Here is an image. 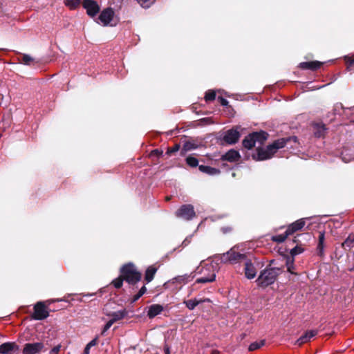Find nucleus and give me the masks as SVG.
<instances>
[{
	"label": "nucleus",
	"instance_id": "nucleus-48",
	"mask_svg": "<svg viewBox=\"0 0 354 354\" xmlns=\"http://www.w3.org/2000/svg\"><path fill=\"white\" fill-rule=\"evenodd\" d=\"M165 354H169V349L168 347L165 348Z\"/></svg>",
	"mask_w": 354,
	"mask_h": 354
},
{
	"label": "nucleus",
	"instance_id": "nucleus-21",
	"mask_svg": "<svg viewBox=\"0 0 354 354\" xmlns=\"http://www.w3.org/2000/svg\"><path fill=\"white\" fill-rule=\"evenodd\" d=\"M127 315V312L124 309L113 312L110 315V316L111 317V320L113 321V323H115V322L123 319Z\"/></svg>",
	"mask_w": 354,
	"mask_h": 354
},
{
	"label": "nucleus",
	"instance_id": "nucleus-33",
	"mask_svg": "<svg viewBox=\"0 0 354 354\" xmlns=\"http://www.w3.org/2000/svg\"><path fill=\"white\" fill-rule=\"evenodd\" d=\"M138 3L143 8H149L155 0H137Z\"/></svg>",
	"mask_w": 354,
	"mask_h": 354
},
{
	"label": "nucleus",
	"instance_id": "nucleus-28",
	"mask_svg": "<svg viewBox=\"0 0 354 354\" xmlns=\"http://www.w3.org/2000/svg\"><path fill=\"white\" fill-rule=\"evenodd\" d=\"M32 62H33V58L29 55L24 54L20 58V62L26 65H30Z\"/></svg>",
	"mask_w": 354,
	"mask_h": 354
},
{
	"label": "nucleus",
	"instance_id": "nucleus-23",
	"mask_svg": "<svg viewBox=\"0 0 354 354\" xmlns=\"http://www.w3.org/2000/svg\"><path fill=\"white\" fill-rule=\"evenodd\" d=\"M157 271V268L153 266H149L145 272V280L149 283L153 279L154 274Z\"/></svg>",
	"mask_w": 354,
	"mask_h": 354
},
{
	"label": "nucleus",
	"instance_id": "nucleus-6",
	"mask_svg": "<svg viewBox=\"0 0 354 354\" xmlns=\"http://www.w3.org/2000/svg\"><path fill=\"white\" fill-rule=\"evenodd\" d=\"M268 138V133L265 131L253 132L246 136L243 140V146L251 149L257 143L262 145Z\"/></svg>",
	"mask_w": 354,
	"mask_h": 354
},
{
	"label": "nucleus",
	"instance_id": "nucleus-15",
	"mask_svg": "<svg viewBox=\"0 0 354 354\" xmlns=\"http://www.w3.org/2000/svg\"><path fill=\"white\" fill-rule=\"evenodd\" d=\"M163 309H164L163 306L160 304L151 305L149 307V310L147 312V316L149 318H153L156 315L160 314L162 313V311L163 310Z\"/></svg>",
	"mask_w": 354,
	"mask_h": 354
},
{
	"label": "nucleus",
	"instance_id": "nucleus-50",
	"mask_svg": "<svg viewBox=\"0 0 354 354\" xmlns=\"http://www.w3.org/2000/svg\"><path fill=\"white\" fill-rule=\"evenodd\" d=\"M186 241H187V239H186L185 241H183V244H184L185 245H187Z\"/></svg>",
	"mask_w": 354,
	"mask_h": 354
},
{
	"label": "nucleus",
	"instance_id": "nucleus-14",
	"mask_svg": "<svg viewBox=\"0 0 354 354\" xmlns=\"http://www.w3.org/2000/svg\"><path fill=\"white\" fill-rule=\"evenodd\" d=\"M18 346L14 342L3 343L0 346V353L10 354L12 351L18 350Z\"/></svg>",
	"mask_w": 354,
	"mask_h": 354
},
{
	"label": "nucleus",
	"instance_id": "nucleus-10",
	"mask_svg": "<svg viewBox=\"0 0 354 354\" xmlns=\"http://www.w3.org/2000/svg\"><path fill=\"white\" fill-rule=\"evenodd\" d=\"M44 348L42 342L27 343L23 348V354H39Z\"/></svg>",
	"mask_w": 354,
	"mask_h": 354
},
{
	"label": "nucleus",
	"instance_id": "nucleus-13",
	"mask_svg": "<svg viewBox=\"0 0 354 354\" xmlns=\"http://www.w3.org/2000/svg\"><path fill=\"white\" fill-rule=\"evenodd\" d=\"M305 219L301 218L288 225L287 228L288 234H292L294 232L302 229L305 225Z\"/></svg>",
	"mask_w": 354,
	"mask_h": 354
},
{
	"label": "nucleus",
	"instance_id": "nucleus-7",
	"mask_svg": "<svg viewBox=\"0 0 354 354\" xmlns=\"http://www.w3.org/2000/svg\"><path fill=\"white\" fill-rule=\"evenodd\" d=\"M177 217L190 220L195 216L194 207L192 205H183L176 212Z\"/></svg>",
	"mask_w": 354,
	"mask_h": 354
},
{
	"label": "nucleus",
	"instance_id": "nucleus-46",
	"mask_svg": "<svg viewBox=\"0 0 354 354\" xmlns=\"http://www.w3.org/2000/svg\"><path fill=\"white\" fill-rule=\"evenodd\" d=\"M141 297L139 295V294H136L133 296V299H132V302H135L137 300H138Z\"/></svg>",
	"mask_w": 354,
	"mask_h": 354
},
{
	"label": "nucleus",
	"instance_id": "nucleus-29",
	"mask_svg": "<svg viewBox=\"0 0 354 354\" xmlns=\"http://www.w3.org/2000/svg\"><path fill=\"white\" fill-rule=\"evenodd\" d=\"M186 162L190 167H196V166H198V160L196 158H194V157L188 156L186 158Z\"/></svg>",
	"mask_w": 354,
	"mask_h": 354
},
{
	"label": "nucleus",
	"instance_id": "nucleus-20",
	"mask_svg": "<svg viewBox=\"0 0 354 354\" xmlns=\"http://www.w3.org/2000/svg\"><path fill=\"white\" fill-rule=\"evenodd\" d=\"M198 169L201 172L211 176H215L220 174L219 169L209 166L200 165Z\"/></svg>",
	"mask_w": 354,
	"mask_h": 354
},
{
	"label": "nucleus",
	"instance_id": "nucleus-52",
	"mask_svg": "<svg viewBox=\"0 0 354 354\" xmlns=\"http://www.w3.org/2000/svg\"><path fill=\"white\" fill-rule=\"evenodd\" d=\"M47 302H48V304H50V303L51 302V301H50V300H47Z\"/></svg>",
	"mask_w": 354,
	"mask_h": 354
},
{
	"label": "nucleus",
	"instance_id": "nucleus-32",
	"mask_svg": "<svg viewBox=\"0 0 354 354\" xmlns=\"http://www.w3.org/2000/svg\"><path fill=\"white\" fill-rule=\"evenodd\" d=\"M304 251L303 248L299 246H295L290 250L291 257H294L295 256L302 253Z\"/></svg>",
	"mask_w": 354,
	"mask_h": 354
},
{
	"label": "nucleus",
	"instance_id": "nucleus-26",
	"mask_svg": "<svg viewBox=\"0 0 354 354\" xmlns=\"http://www.w3.org/2000/svg\"><path fill=\"white\" fill-rule=\"evenodd\" d=\"M264 344H265V340H261L260 342H252V344H250L248 349L250 351H255V350L261 348Z\"/></svg>",
	"mask_w": 354,
	"mask_h": 354
},
{
	"label": "nucleus",
	"instance_id": "nucleus-4",
	"mask_svg": "<svg viewBox=\"0 0 354 354\" xmlns=\"http://www.w3.org/2000/svg\"><path fill=\"white\" fill-rule=\"evenodd\" d=\"M120 272L122 277L129 284H136L141 279V273L136 270L135 266L131 263L123 266Z\"/></svg>",
	"mask_w": 354,
	"mask_h": 354
},
{
	"label": "nucleus",
	"instance_id": "nucleus-38",
	"mask_svg": "<svg viewBox=\"0 0 354 354\" xmlns=\"http://www.w3.org/2000/svg\"><path fill=\"white\" fill-rule=\"evenodd\" d=\"M179 149H180V145H176L174 147L168 149L167 153L171 154V153H175V152L178 151L179 150Z\"/></svg>",
	"mask_w": 354,
	"mask_h": 354
},
{
	"label": "nucleus",
	"instance_id": "nucleus-24",
	"mask_svg": "<svg viewBox=\"0 0 354 354\" xmlns=\"http://www.w3.org/2000/svg\"><path fill=\"white\" fill-rule=\"evenodd\" d=\"M315 130L314 133H315V136L317 138H320V137L323 136L326 130V129L325 128V126L324 124H317L315 125Z\"/></svg>",
	"mask_w": 354,
	"mask_h": 354
},
{
	"label": "nucleus",
	"instance_id": "nucleus-5",
	"mask_svg": "<svg viewBox=\"0 0 354 354\" xmlns=\"http://www.w3.org/2000/svg\"><path fill=\"white\" fill-rule=\"evenodd\" d=\"M199 269V268H197V272L203 274V276L196 279L197 283H209L215 280L217 271L216 264L213 263H207L201 270Z\"/></svg>",
	"mask_w": 354,
	"mask_h": 354
},
{
	"label": "nucleus",
	"instance_id": "nucleus-11",
	"mask_svg": "<svg viewBox=\"0 0 354 354\" xmlns=\"http://www.w3.org/2000/svg\"><path fill=\"white\" fill-rule=\"evenodd\" d=\"M83 7L86 10V13L91 17H95L100 11V7L96 1L93 0H84Z\"/></svg>",
	"mask_w": 354,
	"mask_h": 354
},
{
	"label": "nucleus",
	"instance_id": "nucleus-34",
	"mask_svg": "<svg viewBox=\"0 0 354 354\" xmlns=\"http://www.w3.org/2000/svg\"><path fill=\"white\" fill-rule=\"evenodd\" d=\"M195 149H196V145L191 142H187L183 145V150L185 151H191Z\"/></svg>",
	"mask_w": 354,
	"mask_h": 354
},
{
	"label": "nucleus",
	"instance_id": "nucleus-51",
	"mask_svg": "<svg viewBox=\"0 0 354 354\" xmlns=\"http://www.w3.org/2000/svg\"><path fill=\"white\" fill-rule=\"evenodd\" d=\"M350 270L354 272V266L352 268H351Z\"/></svg>",
	"mask_w": 354,
	"mask_h": 354
},
{
	"label": "nucleus",
	"instance_id": "nucleus-27",
	"mask_svg": "<svg viewBox=\"0 0 354 354\" xmlns=\"http://www.w3.org/2000/svg\"><path fill=\"white\" fill-rule=\"evenodd\" d=\"M81 0H66V6H68L70 9H75L80 3Z\"/></svg>",
	"mask_w": 354,
	"mask_h": 354
},
{
	"label": "nucleus",
	"instance_id": "nucleus-43",
	"mask_svg": "<svg viewBox=\"0 0 354 354\" xmlns=\"http://www.w3.org/2000/svg\"><path fill=\"white\" fill-rule=\"evenodd\" d=\"M295 264H294V265H292V266H288V267L287 268V270H288V272H290V274H295V275H297V273L295 272V271H294V270H295Z\"/></svg>",
	"mask_w": 354,
	"mask_h": 354
},
{
	"label": "nucleus",
	"instance_id": "nucleus-35",
	"mask_svg": "<svg viewBox=\"0 0 354 354\" xmlns=\"http://www.w3.org/2000/svg\"><path fill=\"white\" fill-rule=\"evenodd\" d=\"M190 278H191V275L185 274V275H182V276H178L177 277H176L175 279L178 282L185 283V282H187L188 281H189Z\"/></svg>",
	"mask_w": 354,
	"mask_h": 354
},
{
	"label": "nucleus",
	"instance_id": "nucleus-25",
	"mask_svg": "<svg viewBox=\"0 0 354 354\" xmlns=\"http://www.w3.org/2000/svg\"><path fill=\"white\" fill-rule=\"evenodd\" d=\"M290 234H288L287 230L285 232L284 234H278L273 236L272 238V240L277 243H282L289 236Z\"/></svg>",
	"mask_w": 354,
	"mask_h": 354
},
{
	"label": "nucleus",
	"instance_id": "nucleus-44",
	"mask_svg": "<svg viewBox=\"0 0 354 354\" xmlns=\"http://www.w3.org/2000/svg\"><path fill=\"white\" fill-rule=\"evenodd\" d=\"M147 291V288L145 286H143L138 292L140 297H142Z\"/></svg>",
	"mask_w": 354,
	"mask_h": 354
},
{
	"label": "nucleus",
	"instance_id": "nucleus-31",
	"mask_svg": "<svg viewBox=\"0 0 354 354\" xmlns=\"http://www.w3.org/2000/svg\"><path fill=\"white\" fill-rule=\"evenodd\" d=\"M216 97V93L214 91L209 90L206 92L205 93V100L206 101H211L215 99Z\"/></svg>",
	"mask_w": 354,
	"mask_h": 354
},
{
	"label": "nucleus",
	"instance_id": "nucleus-39",
	"mask_svg": "<svg viewBox=\"0 0 354 354\" xmlns=\"http://www.w3.org/2000/svg\"><path fill=\"white\" fill-rule=\"evenodd\" d=\"M60 348H61V346L57 345L50 350L49 354H57L59 353V351H60Z\"/></svg>",
	"mask_w": 354,
	"mask_h": 354
},
{
	"label": "nucleus",
	"instance_id": "nucleus-41",
	"mask_svg": "<svg viewBox=\"0 0 354 354\" xmlns=\"http://www.w3.org/2000/svg\"><path fill=\"white\" fill-rule=\"evenodd\" d=\"M317 251L318 254L320 256H322L324 254V244H319L317 245Z\"/></svg>",
	"mask_w": 354,
	"mask_h": 354
},
{
	"label": "nucleus",
	"instance_id": "nucleus-19",
	"mask_svg": "<svg viewBox=\"0 0 354 354\" xmlns=\"http://www.w3.org/2000/svg\"><path fill=\"white\" fill-rule=\"evenodd\" d=\"M322 63L317 61L304 62L299 64V67L302 69L316 70L319 68Z\"/></svg>",
	"mask_w": 354,
	"mask_h": 354
},
{
	"label": "nucleus",
	"instance_id": "nucleus-49",
	"mask_svg": "<svg viewBox=\"0 0 354 354\" xmlns=\"http://www.w3.org/2000/svg\"><path fill=\"white\" fill-rule=\"evenodd\" d=\"M212 354H219V352L218 351H214Z\"/></svg>",
	"mask_w": 354,
	"mask_h": 354
},
{
	"label": "nucleus",
	"instance_id": "nucleus-8",
	"mask_svg": "<svg viewBox=\"0 0 354 354\" xmlns=\"http://www.w3.org/2000/svg\"><path fill=\"white\" fill-rule=\"evenodd\" d=\"M49 316L48 311L44 301H38L34 306L33 318L36 320H43Z\"/></svg>",
	"mask_w": 354,
	"mask_h": 354
},
{
	"label": "nucleus",
	"instance_id": "nucleus-30",
	"mask_svg": "<svg viewBox=\"0 0 354 354\" xmlns=\"http://www.w3.org/2000/svg\"><path fill=\"white\" fill-rule=\"evenodd\" d=\"M124 278L122 277V275L120 277H119L118 278L114 279L113 281H112V283L113 284L114 287L116 288H120L122 286V283H123V281H124Z\"/></svg>",
	"mask_w": 354,
	"mask_h": 354
},
{
	"label": "nucleus",
	"instance_id": "nucleus-12",
	"mask_svg": "<svg viewBox=\"0 0 354 354\" xmlns=\"http://www.w3.org/2000/svg\"><path fill=\"white\" fill-rule=\"evenodd\" d=\"M239 128V127H236V129L227 131L223 138L224 140L230 145L236 143L240 138Z\"/></svg>",
	"mask_w": 354,
	"mask_h": 354
},
{
	"label": "nucleus",
	"instance_id": "nucleus-40",
	"mask_svg": "<svg viewBox=\"0 0 354 354\" xmlns=\"http://www.w3.org/2000/svg\"><path fill=\"white\" fill-rule=\"evenodd\" d=\"M324 239H325L324 232H319L318 243L321 244V245L324 244Z\"/></svg>",
	"mask_w": 354,
	"mask_h": 354
},
{
	"label": "nucleus",
	"instance_id": "nucleus-45",
	"mask_svg": "<svg viewBox=\"0 0 354 354\" xmlns=\"http://www.w3.org/2000/svg\"><path fill=\"white\" fill-rule=\"evenodd\" d=\"M96 344H97V340H96V339H94L91 340L87 345L90 348H91L92 346L96 345Z\"/></svg>",
	"mask_w": 354,
	"mask_h": 354
},
{
	"label": "nucleus",
	"instance_id": "nucleus-9",
	"mask_svg": "<svg viewBox=\"0 0 354 354\" xmlns=\"http://www.w3.org/2000/svg\"><path fill=\"white\" fill-rule=\"evenodd\" d=\"M114 17V12L111 8L104 9L98 17L97 23L103 26H114L115 24L111 23Z\"/></svg>",
	"mask_w": 354,
	"mask_h": 354
},
{
	"label": "nucleus",
	"instance_id": "nucleus-2",
	"mask_svg": "<svg viewBox=\"0 0 354 354\" xmlns=\"http://www.w3.org/2000/svg\"><path fill=\"white\" fill-rule=\"evenodd\" d=\"M293 141L297 142V138L296 136L281 138L274 141L271 145L267 146L266 148L258 147L257 153L253 154L252 158L255 160L261 161L271 158L278 149L284 147L288 142Z\"/></svg>",
	"mask_w": 354,
	"mask_h": 354
},
{
	"label": "nucleus",
	"instance_id": "nucleus-18",
	"mask_svg": "<svg viewBox=\"0 0 354 354\" xmlns=\"http://www.w3.org/2000/svg\"><path fill=\"white\" fill-rule=\"evenodd\" d=\"M209 299H189L187 301H184V304H185L186 307L189 310H194L196 306H197L198 304H202L205 301H209Z\"/></svg>",
	"mask_w": 354,
	"mask_h": 354
},
{
	"label": "nucleus",
	"instance_id": "nucleus-1",
	"mask_svg": "<svg viewBox=\"0 0 354 354\" xmlns=\"http://www.w3.org/2000/svg\"><path fill=\"white\" fill-rule=\"evenodd\" d=\"M222 261L238 263L244 262L245 274L248 279H253L257 274V268L252 259L248 258L245 254L237 252L234 248L223 254Z\"/></svg>",
	"mask_w": 354,
	"mask_h": 354
},
{
	"label": "nucleus",
	"instance_id": "nucleus-22",
	"mask_svg": "<svg viewBox=\"0 0 354 354\" xmlns=\"http://www.w3.org/2000/svg\"><path fill=\"white\" fill-rule=\"evenodd\" d=\"M342 246L344 249H351L354 247V235L349 234L346 239L342 243Z\"/></svg>",
	"mask_w": 354,
	"mask_h": 354
},
{
	"label": "nucleus",
	"instance_id": "nucleus-36",
	"mask_svg": "<svg viewBox=\"0 0 354 354\" xmlns=\"http://www.w3.org/2000/svg\"><path fill=\"white\" fill-rule=\"evenodd\" d=\"M295 262V259L294 257H287L286 258V268H288V266H292V265H294Z\"/></svg>",
	"mask_w": 354,
	"mask_h": 354
},
{
	"label": "nucleus",
	"instance_id": "nucleus-3",
	"mask_svg": "<svg viewBox=\"0 0 354 354\" xmlns=\"http://www.w3.org/2000/svg\"><path fill=\"white\" fill-rule=\"evenodd\" d=\"M280 272L281 270L279 268L267 267L261 272L256 281L258 286L266 287L274 283Z\"/></svg>",
	"mask_w": 354,
	"mask_h": 354
},
{
	"label": "nucleus",
	"instance_id": "nucleus-42",
	"mask_svg": "<svg viewBox=\"0 0 354 354\" xmlns=\"http://www.w3.org/2000/svg\"><path fill=\"white\" fill-rule=\"evenodd\" d=\"M218 99L220 101L222 106H226L228 105V101L226 99L222 97H218Z\"/></svg>",
	"mask_w": 354,
	"mask_h": 354
},
{
	"label": "nucleus",
	"instance_id": "nucleus-37",
	"mask_svg": "<svg viewBox=\"0 0 354 354\" xmlns=\"http://www.w3.org/2000/svg\"><path fill=\"white\" fill-rule=\"evenodd\" d=\"M114 323L113 322V321H111V319L105 324L104 328H103V330L102 332V334H104L106 331H107L110 328L111 326Z\"/></svg>",
	"mask_w": 354,
	"mask_h": 354
},
{
	"label": "nucleus",
	"instance_id": "nucleus-47",
	"mask_svg": "<svg viewBox=\"0 0 354 354\" xmlns=\"http://www.w3.org/2000/svg\"><path fill=\"white\" fill-rule=\"evenodd\" d=\"M90 347L86 345L84 350V354H89L90 353Z\"/></svg>",
	"mask_w": 354,
	"mask_h": 354
},
{
	"label": "nucleus",
	"instance_id": "nucleus-16",
	"mask_svg": "<svg viewBox=\"0 0 354 354\" xmlns=\"http://www.w3.org/2000/svg\"><path fill=\"white\" fill-rule=\"evenodd\" d=\"M317 330H309L305 333L304 335H301L297 341L296 344L299 346L302 345L304 343L308 342L310 339L317 335Z\"/></svg>",
	"mask_w": 354,
	"mask_h": 354
},
{
	"label": "nucleus",
	"instance_id": "nucleus-17",
	"mask_svg": "<svg viewBox=\"0 0 354 354\" xmlns=\"http://www.w3.org/2000/svg\"><path fill=\"white\" fill-rule=\"evenodd\" d=\"M240 155L239 153L236 151L231 149L228 151L225 154L222 156V159L224 160H227L230 162H234L239 159Z\"/></svg>",
	"mask_w": 354,
	"mask_h": 354
}]
</instances>
